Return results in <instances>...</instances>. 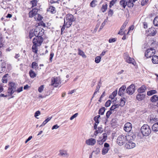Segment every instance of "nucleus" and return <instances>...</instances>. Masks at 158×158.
<instances>
[{
	"instance_id": "de8ad7c7",
	"label": "nucleus",
	"mask_w": 158,
	"mask_h": 158,
	"mask_svg": "<svg viewBox=\"0 0 158 158\" xmlns=\"http://www.w3.org/2000/svg\"><path fill=\"white\" fill-rule=\"evenodd\" d=\"M44 88V85H41L39 88L38 89V91L40 93H41L43 91Z\"/></svg>"
},
{
	"instance_id": "338daca9",
	"label": "nucleus",
	"mask_w": 158,
	"mask_h": 158,
	"mask_svg": "<svg viewBox=\"0 0 158 158\" xmlns=\"http://www.w3.org/2000/svg\"><path fill=\"white\" fill-rule=\"evenodd\" d=\"M66 27V25L64 23V24L63 25L62 28L61 29V34H62V33L63 32V31H64L65 27Z\"/></svg>"
},
{
	"instance_id": "7c9ffc66",
	"label": "nucleus",
	"mask_w": 158,
	"mask_h": 158,
	"mask_svg": "<svg viewBox=\"0 0 158 158\" xmlns=\"http://www.w3.org/2000/svg\"><path fill=\"white\" fill-rule=\"evenodd\" d=\"M78 54L84 58H86V56L84 52L79 49H78Z\"/></svg>"
},
{
	"instance_id": "c756f323",
	"label": "nucleus",
	"mask_w": 158,
	"mask_h": 158,
	"mask_svg": "<svg viewBox=\"0 0 158 158\" xmlns=\"http://www.w3.org/2000/svg\"><path fill=\"white\" fill-rule=\"evenodd\" d=\"M29 74L30 76V77L31 78H34L36 76V74L35 73L34 71H33L32 70H30L29 72Z\"/></svg>"
},
{
	"instance_id": "39448f33",
	"label": "nucleus",
	"mask_w": 158,
	"mask_h": 158,
	"mask_svg": "<svg viewBox=\"0 0 158 158\" xmlns=\"http://www.w3.org/2000/svg\"><path fill=\"white\" fill-rule=\"evenodd\" d=\"M126 135H119L117 139V143L120 146L123 145L126 142Z\"/></svg>"
},
{
	"instance_id": "2f4dec72",
	"label": "nucleus",
	"mask_w": 158,
	"mask_h": 158,
	"mask_svg": "<svg viewBox=\"0 0 158 158\" xmlns=\"http://www.w3.org/2000/svg\"><path fill=\"white\" fill-rule=\"evenodd\" d=\"M151 100L152 102H155L158 100V96L157 95H153L151 98Z\"/></svg>"
},
{
	"instance_id": "3c124183",
	"label": "nucleus",
	"mask_w": 158,
	"mask_h": 158,
	"mask_svg": "<svg viewBox=\"0 0 158 158\" xmlns=\"http://www.w3.org/2000/svg\"><path fill=\"white\" fill-rule=\"evenodd\" d=\"M127 24V22H124L123 25L121 27V30H123L126 27V25Z\"/></svg>"
},
{
	"instance_id": "052dcab7",
	"label": "nucleus",
	"mask_w": 158,
	"mask_h": 158,
	"mask_svg": "<svg viewBox=\"0 0 158 158\" xmlns=\"http://www.w3.org/2000/svg\"><path fill=\"white\" fill-rule=\"evenodd\" d=\"M60 1L59 0H57V1H55L54 0H51L50 1V2L51 4H52L54 3H59V2Z\"/></svg>"
},
{
	"instance_id": "c85d7f7f",
	"label": "nucleus",
	"mask_w": 158,
	"mask_h": 158,
	"mask_svg": "<svg viewBox=\"0 0 158 158\" xmlns=\"http://www.w3.org/2000/svg\"><path fill=\"white\" fill-rule=\"evenodd\" d=\"M126 99L124 98H121L120 99V104L119 105L121 106H123L125 103Z\"/></svg>"
},
{
	"instance_id": "09e8293b",
	"label": "nucleus",
	"mask_w": 158,
	"mask_h": 158,
	"mask_svg": "<svg viewBox=\"0 0 158 158\" xmlns=\"http://www.w3.org/2000/svg\"><path fill=\"white\" fill-rule=\"evenodd\" d=\"M36 19H35L36 20L40 21L42 20V17L39 14H37L36 17Z\"/></svg>"
},
{
	"instance_id": "c03bdc74",
	"label": "nucleus",
	"mask_w": 158,
	"mask_h": 158,
	"mask_svg": "<svg viewBox=\"0 0 158 158\" xmlns=\"http://www.w3.org/2000/svg\"><path fill=\"white\" fill-rule=\"evenodd\" d=\"M101 59V57L100 56H98L95 58V62L96 63H98L100 62Z\"/></svg>"
},
{
	"instance_id": "79ce46f5",
	"label": "nucleus",
	"mask_w": 158,
	"mask_h": 158,
	"mask_svg": "<svg viewBox=\"0 0 158 158\" xmlns=\"http://www.w3.org/2000/svg\"><path fill=\"white\" fill-rule=\"evenodd\" d=\"M154 24L156 26H158V16L156 17L153 21Z\"/></svg>"
},
{
	"instance_id": "4d7b16f0",
	"label": "nucleus",
	"mask_w": 158,
	"mask_h": 158,
	"mask_svg": "<svg viewBox=\"0 0 158 158\" xmlns=\"http://www.w3.org/2000/svg\"><path fill=\"white\" fill-rule=\"evenodd\" d=\"M148 0H143L141 2V4L143 6L145 5L147 3Z\"/></svg>"
},
{
	"instance_id": "473e14b6",
	"label": "nucleus",
	"mask_w": 158,
	"mask_h": 158,
	"mask_svg": "<svg viewBox=\"0 0 158 158\" xmlns=\"http://www.w3.org/2000/svg\"><path fill=\"white\" fill-rule=\"evenodd\" d=\"M9 76L8 74H6L2 78V82L3 83H6L7 81V77Z\"/></svg>"
},
{
	"instance_id": "a211bd4d",
	"label": "nucleus",
	"mask_w": 158,
	"mask_h": 158,
	"mask_svg": "<svg viewBox=\"0 0 158 158\" xmlns=\"http://www.w3.org/2000/svg\"><path fill=\"white\" fill-rule=\"evenodd\" d=\"M149 35L150 36H153L155 35L157 32L156 29L153 27L150 28L148 30Z\"/></svg>"
},
{
	"instance_id": "603ef678",
	"label": "nucleus",
	"mask_w": 158,
	"mask_h": 158,
	"mask_svg": "<svg viewBox=\"0 0 158 158\" xmlns=\"http://www.w3.org/2000/svg\"><path fill=\"white\" fill-rule=\"evenodd\" d=\"M34 35V31L33 30L30 31L29 37L30 39H31Z\"/></svg>"
},
{
	"instance_id": "37998d69",
	"label": "nucleus",
	"mask_w": 158,
	"mask_h": 158,
	"mask_svg": "<svg viewBox=\"0 0 158 158\" xmlns=\"http://www.w3.org/2000/svg\"><path fill=\"white\" fill-rule=\"evenodd\" d=\"M117 0H112L110 1V3L109 7L111 8L112 6H113L114 4L116 3Z\"/></svg>"
},
{
	"instance_id": "f03ea898",
	"label": "nucleus",
	"mask_w": 158,
	"mask_h": 158,
	"mask_svg": "<svg viewBox=\"0 0 158 158\" xmlns=\"http://www.w3.org/2000/svg\"><path fill=\"white\" fill-rule=\"evenodd\" d=\"M17 85L15 82L13 81H10L8 83V93L10 95H11L16 92V89Z\"/></svg>"
},
{
	"instance_id": "dca6fc26",
	"label": "nucleus",
	"mask_w": 158,
	"mask_h": 158,
	"mask_svg": "<svg viewBox=\"0 0 158 158\" xmlns=\"http://www.w3.org/2000/svg\"><path fill=\"white\" fill-rule=\"evenodd\" d=\"M6 63L2 61H0V73H2L6 70Z\"/></svg>"
},
{
	"instance_id": "8fccbe9b",
	"label": "nucleus",
	"mask_w": 158,
	"mask_h": 158,
	"mask_svg": "<svg viewBox=\"0 0 158 158\" xmlns=\"http://www.w3.org/2000/svg\"><path fill=\"white\" fill-rule=\"evenodd\" d=\"M54 53L52 52H51L49 58V61L50 62H51L52 61V59L54 56Z\"/></svg>"
},
{
	"instance_id": "e2e57ef3",
	"label": "nucleus",
	"mask_w": 158,
	"mask_h": 158,
	"mask_svg": "<svg viewBox=\"0 0 158 158\" xmlns=\"http://www.w3.org/2000/svg\"><path fill=\"white\" fill-rule=\"evenodd\" d=\"M23 90V87H21L20 88H18L17 89H16V91L17 93H19L22 91Z\"/></svg>"
},
{
	"instance_id": "412c9836",
	"label": "nucleus",
	"mask_w": 158,
	"mask_h": 158,
	"mask_svg": "<svg viewBox=\"0 0 158 158\" xmlns=\"http://www.w3.org/2000/svg\"><path fill=\"white\" fill-rule=\"evenodd\" d=\"M150 122L152 123L158 121V118L156 116H154L153 115H150Z\"/></svg>"
},
{
	"instance_id": "2eb2a0df",
	"label": "nucleus",
	"mask_w": 158,
	"mask_h": 158,
	"mask_svg": "<svg viewBox=\"0 0 158 158\" xmlns=\"http://www.w3.org/2000/svg\"><path fill=\"white\" fill-rule=\"evenodd\" d=\"M132 127V125L131 123H127L125 124L124 129L126 131L129 132L131 130Z\"/></svg>"
},
{
	"instance_id": "ea45409f",
	"label": "nucleus",
	"mask_w": 158,
	"mask_h": 158,
	"mask_svg": "<svg viewBox=\"0 0 158 158\" xmlns=\"http://www.w3.org/2000/svg\"><path fill=\"white\" fill-rule=\"evenodd\" d=\"M107 138V134L106 133H104L102 134V136L100 137V139H102L103 142H105Z\"/></svg>"
},
{
	"instance_id": "7ed1b4c3",
	"label": "nucleus",
	"mask_w": 158,
	"mask_h": 158,
	"mask_svg": "<svg viewBox=\"0 0 158 158\" xmlns=\"http://www.w3.org/2000/svg\"><path fill=\"white\" fill-rule=\"evenodd\" d=\"M75 20L73 15L69 14L67 15L65 19H64V23L66 25V27H69L72 25V22Z\"/></svg>"
},
{
	"instance_id": "6e6d98bb",
	"label": "nucleus",
	"mask_w": 158,
	"mask_h": 158,
	"mask_svg": "<svg viewBox=\"0 0 158 158\" xmlns=\"http://www.w3.org/2000/svg\"><path fill=\"white\" fill-rule=\"evenodd\" d=\"M101 83L100 82H99L98 84V85H97L96 89L95 90H97V91H98L99 89L101 87Z\"/></svg>"
},
{
	"instance_id": "6e6552de",
	"label": "nucleus",
	"mask_w": 158,
	"mask_h": 158,
	"mask_svg": "<svg viewBox=\"0 0 158 158\" xmlns=\"http://www.w3.org/2000/svg\"><path fill=\"white\" fill-rule=\"evenodd\" d=\"M44 30L39 28H36L34 31V35L36 37L42 36L44 34Z\"/></svg>"
},
{
	"instance_id": "f704fd0d",
	"label": "nucleus",
	"mask_w": 158,
	"mask_h": 158,
	"mask_svg": "<svg viewBox=\"0 0 158 158\" xmlns=\"http://www.w3.org/2000/svg\"><path fill=\"white\" fill-rule=\"evenodd\" d=\"M102 128L101 127H98V130L95 131L94 134L95 135H96L98 133H101L102 132Z\"/></svg>"
},
{
	"instance_id": "b1692460",
	"label": "nucleus",
	"mask_w": 158,
	"mask_h": 158,
	"mask_svg": "<svg viewBox=\"0 0 158 158\" xmlns=\"http://www.w3.org/2000/svg\"><path fill=\"white\" fill-rule=\"evenodd\" d=\"M47 11L52 14H55L56 12L55 7L52 6H49V8L48 9Z\"/></svg>"
},
{
	"instance_id": "f8f14e48",
	"label": "nucleus",
	"mask_w": 158,
	"mask_h": 158,
	"mask_svg": "<svg viewBox=\"0 0 158 158\" xmlns=\"http://www.w3.org/2000/svg\"><path fill=\"white\" fill-rule=\"evenodd\" d=\"M110 145L107 143H105L104 145V147L102 149V155L106 154L110 149Z\"/></svg>"
},
{
	"instance_id": "ddd939ff",
	"label": "nucleus",
	"mask_w": 158,
	"mask_h": 158,
	"mask_svg": "<svg viewBox=\"0 0 158 158\" xmlns=\"http://www.w3.org/2000/svg\"><path fill=\"white\" fill-rule=\"evenodd\" d=\"M85 143L88 145L93 146L96 143V141L94 139L90 138L86 140Z\"/></svg>"
},
{
	"instance_id": "c9c22d12",
	"label": "nucleus",
	"mask_w": 158,
	"mask_h": 158,
	"mask_svg": "<svg viewBox=\"0 0 158 158\" xmlns=\"http://www.w3.org/2000/svg\"><path fill=\"white\" fill-rule=\"evenodd\" d=\"M97 1L96 0H93L90 3V6L92 7H95L97 5Z\"/></svg>"
},
{
	"instance_id": "4468645a",
	"label": "nucleus",
	"mask_w": 158,
	"mask_h": 158,
	"mask_svg": "<svg viewBox=\"0 0 158 158\" xmlns=\"http://www.w3.org/2000/svg\"><path fill=\"white\" fill-rule=\"evenodd\" d=\"M38 12V10L36 9H33L31 11H30L29 13V17L30 18H32L35 16L34 18L35 19H36V17L37 15V13Z\"/></svg>"
},
{
	"instance_id": "0eeeda50",
	"label": "nucleus",
	"mask_w": 158,
	"mask_h": 158,
	"mask_svg": "<svg viewBox=\"0 0 158 158\" xmlns=\"http://www.w3.org/2000/svg\"><path fill=\"white\" fill-rule=\"evenodd\" d=\"M124 58L125 61L127 62L128 63L132 64L134 65H135V63L134 62V59L130 57L128 53H126L124 54Z\"/></svg>"
},
{
	"instance_id": "6ab92c4d",
	"label": "nucleus",
	"mask_w": 158,
	"mask_h": 158,
	"mask_svg": "<svg viewBox=\"0 0 158 158\" xmlns=\"http://www.w3.org/2000/svg\"><path fill=\"white\" fill-rule=\"evenodd\" d=\"M145 94L139 93L137 95L136 98L139 101H141L145 98Z\"/></svg>"
},
{
	"instance_id": "bf43d9fd",
	"label": "nucleus",
	"mask_w": 158,
	"mask_h": 158,
	"mask_svg": "<svg viewBox=\"0 0 158 158\" xmlns=\"http://www.w3.org/2000/svg\"><path fill=\"white\" fill-rule=\"evenodd\" d=\"M78 114L77 113H76L75 114H74V115H73L72 116H71L70 117V120H73L74 118L76 117L77 116Z\"/></svg>"
},
{
	"instance_id": "393cba45",
	"label": "nucleus",
	"mask_w": 158,
	"mask_h": 158,
	"mask_svg": "<svg viewBox=\"0 0 158 158\" xmlns=\"http://www.w3.org/2000/svg\"><path fill=\"white\" fill-rule=\"evenodd\" d=\"M119 4L124 9L127 6L126 0H121L119 2Z\"/></svg>"
},
{
	"instance_id": "9b49d317",
	"label": "nucleus",
	"mask_w": 158,
	"mask_h": 158,
	"mask_svg": "<svg viewBox=\"0 0 158 158\" xmlns=\"http://www.w3.org/2000/svg\"><path fill=\"white\" fill-rule=\"evenodd\" d=\"M136 146V144L132 141H128L126 143L125 147L127 149H131L134 148Z\"/></svg>"
},
{
	"instance_id": "423d86ee",
	"label": "nucleus",
	"mask_w": 158,
	"mask_h": 158,
	"mask_svg": "<svg viewBox=\"0 0 158 158\" xmlns=\"http://www.w3.org/2000/svg\"><path fill=\"white\" fill-rule=\"evenodd\" d=\"M156 50L154 48H151L148 49L145 53V56L147 58H150L153 56L155 54Z\"/></svg>"
},
{
	"instance_id": "f3484780",
	"label": "nucleus",
	"mask_w": 158,
	"mask_h": 158,
	"mask_svg": "<svg viewBox=\"0 0 158 158\" xmlns=\"http://www.w3.org/2000/svg\"><path fill=\"white\" fill-rule=\"evenodd\" d=\"M126 141H132L135 137V135L133 133H130L126 136Z\"/></svg>"
},
{
	"instance_id": "13d9d810",
	"label": "nucleus",
	"mask_w": 158,
	"mask_h": 158,
	"mask_svg": "<svg viewBox=\"0 0 158 158\" xmlns=\"http://www.w3.org/2000/svg\"><path fill=\"white\" fill-rule=\"evenodd\" d=\"M40 114V111H36L35 114L34 116L36 118H37V117Z\"/></svg>"
},
{
	"instance_id": "72a5a7b5",
	"label": "nucleus",
	"mask_w": 158,
	"mask_h": 158,
	"mask_svg": "<svg viewBox=\"0 0 158 158\" xmlns=\"http://www.w3.org/2000/svg\"><path fill=\"white\" fill-rule=\"evenodd\" d=\"M52 118V117H49L44 121L41 125L40 126V127L45 125Z\"/></svg>"
},
{
	"instance_id": "774afa93",
	"label": "nucleus",
	"mask_w": 158,
	"mask_h": 158,
	"mask_svg": "<svg viewBox=\"0 0 158 158\" xmlns=\"http://www.w3.org/2000/svg\"><path fill=\"white\" fill-rule=\"evenodd\" d=\"M59 126H58L57 124L54 125L52 127V129L53 130L54 129H56L58 128L59 127Z\"/></svg>"
},
{
	"instance_id": "f257e3e1",
	"label": "nucleus",
	"mask_w": 158,
	"mask_h": 158,
	"mask_svg": "<svg viewBox=\"0 0 158 158\" xmlns=\"http://www.w3.org/2000/svg\"><path fill=\"white\" fill-rule=\"evenodd\" d=\"M43 38L41 36L36 37L33 40V45L32 48V51L37 53L38 51V47L40 46L43 41Z\"/></svg>"
},
{
	"instance_id": "680f3d73",
	"label": "nucleus",
	"mask_w": 158,
	"mask_h": 158,
	"mask_svg": "<svg viewBox=\"0 0 158 158\" xmlns=\"http://www.w3.org/2000/svg\"><path fill=\"white\" fill-rule=\"evenodd\" d=\"M113 14V10L111 9H110L108 11V15L110 16H112Z\"/></svg>"
},
{
	"instance_id": "4c0bfd02",
	"label": "nucleus",
	"mask_w": 158,
	"mask_h": 158,
	"mask_svg": "<svg viewBox=\"0 0 158 158\" xmlns=\"http://www.w3.org/2000/svg\"><path fill=\"white\" fill-rule=\"evenodd\" d=\"M105 108L103 107L100 108L98 111V114L101 115H103L105 110Z\"/></svg>"
},
{
	"instance_id": "5fc2aeb1",
	"label": "nucleus",
	"mask_w": 158,
	"mask_h": 158,
	"mask_svg": "<svg viewBox=\"0 0 158 158\" xmlns=\"http://www.w3.org/2000/svg\"><path fill=\"white\" fill-rule=\"evenodd\" d=\"M116 38H110L109 39V42L110 43L114 42L116 41Z\"/></svg>"
},
{
	"instance_id": "9d476101",
	"label": "nucleus",
	"mask_w": 158,
	"mask_h": 158,
	"mask_svg": "<svg viewBox=\"0 0 158 158\" xmlns=\"http://www.w3.org/2000/svg\"><path fill=\"white\" fill-rule=\"evenodd\" d=\"M60 80L59 78L56 77L52 78V85L56 87L60 85Z\"/></svg>"
},
{
	"instance_id": "69168bd1",
	"label": "nucleus",
	"mask_w": 158,
	"mask_h": 158,
	"mask_svg": "<svg viewBox=\"0 0 158 158\" xmlns=\"http://www.w3.org/2000/svg\"><path fill=\"white\" fill-rule=\"evenodd\" d=\"M94 120L95 122L96 123L98 124L99 123V119L97 117H95L94 118Z\"/></svg>"
},
{
	"instance_id": "58836bf2",
	"label": "nucleus",
	"mask_w": 158,
	"mask_h": 158,
	"mask_svg": "<svg viewBox=\"0 0 158 158\" xmlns=\"http://www.w3.org/2000/svg\"><path fill=\"white\" fill-rule=\"evenodd\" d=\"M32 68L35 70H37L38 67L37 63L35 62H33L32 63Z\"/></svg>"
},
{
	"instance_id": "1a4fd4ad",
	"label": "nucleus",
	"mask_w": 158,
	"mask_h": 158,
	"mask_svg": "<svg viewBox=\"0 0 158 158\" xmlns=\"http://www.w3.org/2000/svg\"><path fill=\"white\" fill-rule=\"evenodd\" d=\"M135 85L134 84H131L126 89V92L129 95H132L135 92Z\"/></svg>"
},
{
	"instance_id": "e433bc0d",
	"label": "nucleus",
	"mask_w": 158,
	"mask_h": 158,
	"mask_svg": "<svg viewBox=\"0 0 158 158\" xmlns=\"http://www.w3.org/2000/svg\"><path fill=\"white\" fill-rule=\"evenodd\" d=\"M156 93L157 92L156 90H152L148 92L147 95L148 96H150Z\"/></svg>"
},
{
	"instance_id": "20e7f679",
	"label": "nucleus",
	"mask_w": 158,
	"mask_h": 158,
	"mask_svg": "<svg viewBox=\"0 0 158 158\" xmlns=\"http://www.w3.org/2000/svg\"><path fill=\"white\" fill-rule=\"evenodd\" d=\"M141 132L143 136H148L151 132L149 126L147 124L143 125L141 128Z\"/></svg>"
},
{
	"instance_id": "a878e982",
	"label": "nucleus",
	"mask_w": 158,
	"mask_h": 158,
	"mask_svg": "<svg viewBox=\"0 0 158 158\" xmlns=\"http://www.w3.org/2000/svg\"><path fill=\"white\" fill-rule=\"evenodd\" d=\"M152 60L153 64H158V56L156 55H154L152 56Z\"/></svg>"
},
{
	"instance_id": "aec40b11",
	"label": "nucleus",
	"mask_w": 158,
	"mask_h": 158,
	"mask_svg": "<svg viewBox=\"0 0 158 158\" xmlns=\"http://www.w3.org/2000/svg\"><path fill=\"white\" fill-rule=\"evenodd\" d=\"M126 88V87L125 85H123L120 87L119 89L118 94L120 96L123 95L124 92V91Z\"/></svg>"
},
{
	"instance_id": "4be33fe9",
	"label": "nucleus",
	"mask_w": 158,
	"mask_h": 158,
	"mask_svg": "<svg viewBox=\"0 0 158 158\" xmlns=\"http://www.w3.org/2000/svg\"><path fill=\"white\" fill-rule=\"evenodd\" d=\"M59 155L62 156H67L68 154L67 153L66 151L65 150H60L59 151Z\"/></svg>"
},
{
	"instance_id": "864d4df0",
	"label": "nucleus",
	"mask_w": 158,
	"mask_h": 158,
	"mask_svg": "<svg viewBox=\"0 0 158 158\" xmlns=\"http://www.w3.org/2000/svg\"><path fill=\"white\" fill-rule=\"evenodd\" d=\"M111 101L110 100H108L105 103V106L106 107H108L110 105Z\"/></svg>"
},
{
	"instance_id": "a19ab883",
	"label": "nucleus",
	"mask_w": 158,
	"mask_h": 158,
	"mask_svg": "<svg viewBox=\"0 0 158 158\" xmlns=\"http://www.w3.org/2000/svg\"><path fill=\"white\" fill-rule=\"evenodd\" d=\"M107 4L103 5L102 8L101 10L103 12H104L106 11L107 9Z\"/></svg>"
},
{
	"instance_id": "cd10ccee",
	"label": "nucleus",
	"mask_w": 158,
	"mask_h": 158,
	"mask_svg": "<svg viewBox=\"0 0 158 158\" xmlns=\"http://www.w3.org/2000/svg\"><path fill=\"white\" fill-rule=\"evenodd\" d=\"M152 129L153 131H158V123L154 124L153 125Z\"/></svg>"
},
{
	"instance_id": "5701e85b",
	"label": "nucleus",
	"mask_w": 158,
	"mask_h": 158,
	"mask_svg": "<svg viewBox=\"0 0 158 158\" xmlns=\"http://www.w3.org/2000/svg\"><path fill=\"white\" fill-rule=\"evenodd\" d=\"M127 6L129 8H132L134 6V2L132 0H126Z\"/></svg>"
},
{
	"instance_id": "0e129e2a",
	"label": "nucleus",
	"mask_w": 158,
	"mask_h": 158,
	"mask_svg": "<svg viewBox=\"0 0 158 158\" xmlns=\"http://www.w3.org/2000/svg\"><path fill=\"white\" fill-rule=\"evenodd\" d=\"M125 34V32H123V30H121V29L120 28V30L118 32V34L120 35H123Z\"/></svg>"
},
{
	"instance_id": "a18cd8bd",
	"label": "nucleus",
	"mask_w": 158,
	"mask_h": 158,
	"mask_svg": "<svg viewBox=\"0 0 158 158\" xmlns=\"http://www.w3.org/2000/svg\"><path fill=\"white\" fill-rule=\"evenodd\" d=\"M37 0H33L31 2V4L32 5V7H34L37 5Z\"/></svg>"
},
{
	"instance_id": "49530a36",
	"label": "nucleus",
	"mask_w": 158,
	"mask_h": 158,
	"mask_svg": "<svg viewBox=\"0 0 158 158\" xmlns=\"http://www.w3.org/2000/svg\"><path fill=\"white\" fill-rule=\"evenodd\" d=\"M112 112L111 111H110V110L107 112L106 115V117L107 118L106 119V121H107V118L109 117L110 115L112 114Z\"/></svg>"
},
{
	"instance_id": "bb28decb",
	"label": "nucleus",
	"mask_w": 158,
	"mask_h": 158,
	"mask_svg": "<svg viewBox=\"0 0 158 158\" xmlns=\"http://www.w3.org/2000/svg\"><path fill=\"white\" fill-rule=\"evenodd\" d=\"M146 89V88L145 86L143 85L140 88L138 89V91L139 94H141L144 92L145 91Z\"/></svg>"
}]
</instances>
